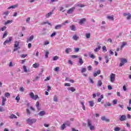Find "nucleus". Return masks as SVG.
Wrapping results in <instances>:
<instances>
[{"instance_id":"1","label":"nucleus","mask_w":131,"mask_h":131,"mask_svg":"<svg viewBox=\"0 0 131 131\" xmlns=\"http://www.w3.org/2000/svg\"><path fill=\"white\" fill-rule=\"evenodd\" d=\"M27 122L28 124L31 125V124H33V123H35V122H36V119L29 118L27 119Z\"/></svg>"},{"instance_id":"2","label":"nucleus","mask_w":131,"mask_h":131,"mask_svg":"<svg viewBox=\"0 0 131 131\" xmlns=\"http://www.w3.org/2000/svg\"><path fill=\"white\" fill-rule=\"evenodd\" d=\"M121 62L119 64L120 67H122L125 64V63H127V60L125 58H120V59Z\"/></svg>"},{"instance_id":"3","label":"nucleus","mask_w":131,"mask_h":131,"mask_svg":"<svg viewBox=\"0 0 131 131\" xmlns=\"http://www.w3.org/2000/svg\"><path fill=\"white\" fill-rule=\"evenodd\" d=\"M88 122V125L90 127L91 130H93L95 128V126L93 125H92V122L91 121V120L88 119L87 120Z\"/></svg>"},{"instance_id":"4","label":"nucleus","mask_w":131,"mask_h":131,"mask_svg":"<svg viewBox=\"0 0 131 131\" xmlns=\"http://www.w3.org/2000/svg\"><path fill=\"white\" fill-rule=\"evenodd\" d=\"M30 97L31 98V99H33V100H37L38 98V95H34V94L33 92H31L30 93Z\"/></svg>"},{"instance_id":"5","label":"nucleus","mask_w":131,"mask_h":131,"mask_svg":"<svg viewBox=\"0 0 131 131\" xmlns=\"http://www.w3.org/2000/svg\"><path fill=\"white\" fill-rule=\"evenodd\" d=\"M85 22H86V18H82V19H79L78 24L80 25H83V24H84Z\"/></svg>"},{"instance_id":"6","label":"nucleus","mask_w":131,"mask_h":131,"mask_svg":"<svg viewBox=\"0 0 131 131\" xmlns=\"http://www.w3.org/2000/svg\"><path fill=\"white\" fill-rule=\"evenodd\" d=\"M110 79H111V82H113L114 81H115V74H111Z\"/></svg>"},{"instance_id":"7","label":"nucleus","mask_w":131,"mask_h":131,"mask_svg":"<svg viewBox=\"0 0 131 131\" xmlns=\"http://www.w3.org/2000/svg\"><path fill=\"white\" fill-rule=\"evenodd\" d=\"M75 10V7H72L71 9L68 10L67 14H72Z\"/></svg>"},{"instance_id":"8","label":"nucleus","mask_w":131,"mask_h":131,"mask_svg":"<svg viewBox=\"0 0 131 131\" xmlns=\"http://www.w3.org/2000/svg\"><path fill=\"white\" fill-rule=\"evenodd\" d=\"M68 91L69 92H72V93H73L76 91V89H75L74 87H69L67 88Z\"/></svg>"},{"instance_id":"9","label":"nucleus","mask_w":131,"mask_h":131,"mask_svg":"<svg viewBox=\"0 0 131 131\" xmlns=\"http://www.w3.org/2000/svg\"><path fill=\"white\" fill-rule=\"evenodd\" d=\"M62 27H63V25L62 24L60 25H57L55 26V29H56V30H58L59 29H61Z\"/></svg>"},{"instance_id":"10","label":"nucleus","mask_w":131,"mask_h":131,"mask_svg":"<svg viewBox=\"0 0 131 131\" xmlns=\"http://www.w3.org/2000/svg\"><path fill=\"white\" fill-rule=\"evenodd\" d=\"M11 41H12V37H10L9 39H7L5 41V42H4V45L6 46L7 43H9Z\"/></svg>"},{"instance_id":"11","label":"nucleus","mask_w":131,"mask_h":131,"mask_svg":"<svg viewBox=\"0 0 131 131\" xmlns=\"http://www.w3.org/2000/svg\"><path fill=\"white\" fill-rule=\"evenodd\" d=\"M54 13V11H50L48 13L46 14L45 15V17L46 18H49V17H51L52 15H53V13Z\"/></svg>"},{"instance_id":"12","label":"nucleus","mask_w":131,"mask_h":131,"mask_svg":"<svg viewBox=\"0 0 131 131\" xmlns=\"http://www.w3.org/2000/svg\"><path fill=\"white\" fill-rule=\"evenodd\" d=\"M126 116H125V115H122L120 118L119 120L120 121H124V120H126Z\"/></svg>"},{"instance_id":"13","label":"nucleus","mask_w":131,"mask_h":131,"mask_svg":"<svg viewBox=\"0 0 131 131\" xmlns=\"http://www.w3.org/2000/svg\"><path fill=\"white\" fill-rule=\"evenodd\" d=\"M33 38H34V36L32 35L29 38H28L27 39V42H29V41H32V40H33Z\"/></svg>"},{"instance_id":"14","label":"nucleus","mask_w":131,"mask_h":131,"mask_svg":"<svg viewBox=\"0 0 131 131\" xmlns=\"http://www.w3.org/2000/svg\"><path fill=\"white\" fill-rule=\"evenodd\" d=\"M99 74H101V70H98L97 72H95L93 74V76L94 77H97V76Z\"/></svg>"},{"instance_id":"15","label":"nucleus","mask_w":131,"mask_h":131,"mask_svg":"<svg viewBox=\"0 0 131 131\" xmlns=\"http://www.w3.org/2000/svg\"><path fill=\"white\" fill-rule=\"evenodd\" d=\"M101 120H102V121H106V122H109V121H110L108 119L106 118L105 116L102 117Z\"/></svg>"},{"instance_id":"16","label":"nucleus","mask_w":131,"mask_h":131,"mask_svg":"<svg viewBox=\"0 0 131 131\" xmlns=\"http://www.w3.org/2000/svg\"><path fill=\"white\" fill-rule=\"evenodd\" d=\"M16 8H18V5H12L9 7H8L7 9L8 10H10V9H16Z\"/></svg>"},{"instance_id":"17","label":"nucleus","mask_w":131,"mask_h":131,"mask_svg":"<svg viewBox=\"0 0 131 131\" xmlns=\"http://www.w3.org/2000/svg\"><path fill=\"white\" fill-rule=\"evenodd\" d=\"M75 7H80V8H83L84 7H85V5L79 3H77L75 5Z\"/></svg>"},{"instance_id":"18","label":"nucleus","mask_w":131,"mask_h":131,"mask_svg":"<svg viewBox=\"0 0 131 131\" xmlns=\"http://www.w3.org/2000/svg\"><path fill=\"white\" fill-rule=\"evenodd\" d=\"M107 18L108 20H111V21H114V15L107 16Z\"/></svg>"},{"instance_id":"19","label":"nucleus","mask_w":131,"mask_h":131,"mask_svg":"<svg viewBox=\"0 0 131 131\" xmlns=\"http://www.w3.org/2000/svg\"><path fill=\"white\" fill-rule=\"evenodd\" d=\"M11 23H13V20H8L5 23L4 25H8V24H11Z\"/></svg>"},{"instance_id":"20","label":"nucleus","mask_w":131,"mask_h":131,"mask_svg":"<svg viewBox=\"0 0 131 131\" xmlns=\"http://www.w3.org/2000/svg\"><path fill=\"white\" fill-rule=\"evenodd\" d=\"M89 103L90 104V107H94V105H95V103H94L93 101H89Z\"/></svg>"},{"instance_id":"21","label":"nucleus","mask_w":131,"mask_h":131,"mask_svg":"<svg viewBox=\"0 0 131 131\" xmlns=\"http://www.w3.org/2000/svg\"><path fill=\"white\" fill-rule=\"evenodd\" d=\"M14 48H18V49H20V47H19V42L18 41L15 42Z\"/></svg>"},{"instance_id":"22","label":"nucleus","mask_w":131,"mask_h":131,"mask_svg":"<svg viewBox=\"0 0 131 131\" xmlns=\"http://www.w3.org/2000/svg\"><path fill=\"white\" fill-rule=\"evenodd\" d=\"M72 50V49L71 48H67L66 49V54H69V53H70V52H71Z\"/></svg>"},{"instance_id":"23","label":"nucleus","mask_w":131,"mask_h":131,"mask_svg":"<svg viewBox=\"0 0 131 131\" xmlns=\"http://www.w3.org/2000/svg\"><path fill=\"white\" fill-rule=\"evenodd\" d=\"M46 114V112L42 111H40L39 113V115L40 116H43V115H45Z\"/></svg>"},{"instance_id":"24","label":"nucleus","mask_w":131,"mask_h":131,"mask_svg":"<svg viewBox=\"0 0 131 131\" xmlns=\"http://www.w3.org/2000/svg\"><path fill=\"white\" fill-rule=\"evenodd\" d=\"M33 67L34 68H38V67H39V64L38 63H35L33 64Z\"/></svg>"},{"instance_id":"25","label":"nucleus","mask_w":131,"mask_h":131,"mask_svg":"<svg viewBox=\"0 0 131 131\" xmlns=\"http://www.w3.org/2000/svg\"><path fill=\"white\" fill-rule=\"evenodd\" d=\"M102 84H103L102 81L99 80L97 83V86H102Z\"/></svg>"},{"instance_id":"26","label":"nucleus","mask_w":131,"mask_h":131,"mask_svg":"<svg viewBox=\"0 0 131 131\" xmlns=\"http://www.w3.org/2000/svg\"><path fill=\"white\" fill-rule=\"evenodd\" d=\"M54 102H58V96L57 95H55L53 97Z\"/></svg>"},{"instance_id":"27","label":"nucleus","mask_w":131,"mask_h":131,"mask_svg":"<svg viewBox=\"0 0 131 131\" xmlns=\"http://www.w3.org/2000/svg\"><path fill=\"white\" fill-rule=\"evenodd\" d=\"M65 127H66V125H65V124L63 123L62 125H61L60 128L61 130H64V129H65Z\"/></svg>"},{"instance_id":"28","label":"nucleus","mask_w":131,"mask_h":131,"mask_svg":"<svg viewBox=\"0 0 131 131\" xmlns=\"http://www.w3.org/2000/svg\"><path fill=\"white\" fill-rule=\"evenodd\" d=\"M79 63L80 65H82V64H83V60H82V58H79Z\"/></svg>"},{"instance_id":"29","label":"nucleus","mask_w":131,"mask_h":131,"mask_svg":"<svg viewBox=\"0 0 131 131\" xmlns=\"http://www.w3.org/2000/svg\"><path fill=\"white\" fill-rule=\"evenodd\" d=\"M101 50V46H98V48H96L95 49H94V52L97 53V52H98V51H100Z\"/></svg>"},{"instance_id":"30","label":"nucleus","mask_w":131,"mask_h":131,"mask_svg":"<svg viewBox=\"0 0 131 131\" xmlns=\"http://www.w3.org/2000/svg\"><path fill=\"white\" fill-rule=\"evenodd\" d=\"M126 45V42H123L122 43V45L121 46V50H122V49H123V48L124 47V46Z\"/></svg>"},{"instance_id":"31","label":"nucleus","mask_w":131,"mask_h":131,"mask_svg":"<svg viewBox=\"0 0 131 131\" xmlns=\"http://www.w3.org/2000/svg\"><path fill=\"white\" fill-rule=\"evenodd\" d=\"M64 124L66 125H67V126H70L71 123L70 121H67L65 122Z\"/></svg>"},{"instance_id":"32","label":"nucleus","mask_w":131,"mask_h":131,"mask_svg":"<svg viewBox=\"0 0 131 131\" xmlns=\"http://www.w3.org/2000/svg\"><path fill=\"white\" fill-rule=\"evenodd\" d=\"M70 28L71 30H72L73 31H75V28H76L75 26L72 25L71 26Z\"/></svg>"},{"instance_id":"33","label":"nucleus","mask_w":131,"mask_h":131,"mask_svg":"<svg viewBox=\"0 0 131 131\" xmlns=\"http://www.w3.org/2000/svg\"><path fill=\"white\" fill-rule=\"evenodd\" d=\"M9 118L11 119H13V118H17V117L16 116V115H14V114H12Z\"/></svg>"},{"instance_id":"34","label":"nucleus","mask_w":131,"mask_h":131,"mask_svg":"<svg viewBox=\"0 0 131 131\" xmlns=\"http://www.w3.org/2000/svg\"><path fill=\"white\" fill-rule=\"evenodd\" d=\"M50 54V52L49 51H46L45 53V57L47 59L49 58V54Z\"/></svg>"},{"instance_id":"35","label":"nucleus","mask_w":131,"mask_h":131,"mask_svg":"<svg viewBox=\"0 0 131 131\" xmlns=\"http://www.w3.org/2000/svg\"><path fill=\"white\" fill-rule=\"evenodd\" d=\"M45 24H48V25H50V26H52V24H51V23H50L49 21H45V22H43V23L42 24V25H45Z\"/></svg>"},{"instance_id":"36","label":"nucleus","mask_w":131,"mask_h":131,"mask_svg":"<svg viewBox=\"0 0 131 131\" xmlns=\"http://www.w3.org/2000/svg\"><path fill=\"white\" fill-rule=\"evenodd\" d=\"M85 36H86V38H90V37H91V33H86Z\"/></svg>"},{"instance_id":"37","label":"nucleus","mask_w":131,"mask_h":131,"mask_svg":"<svg viewBox=\"0 0 131 131\" xmlns=\"http://www.w3.org/2000/svg\"><path fill=\"white\" fill-rule=\"evenodd\" d=\"M73 38L74 40H77L78 39V37L76 35H75L73 36Z\"/></svg>"},{"instance_id":"38","label":"nucleus","mask_w":131,"mask_h":131,"mask_svg":"<svg viewBox=\"0 0 131 131\" xmlns=\"http://www.w3.org/2000/svg\"><path fill=\"white\" fill-rule=\"evenodd\" d=\"M111 105H112V104L110 103H106L104 104V107H108V106H110Z\"/></svg>"},{"instance_id":"39","label":"nucleus","mask_w":131,"mask_h":131,"mask_svg":"<svg viewBox=\"0 0 131 131\" xmlns=\"http://www.w3.org/2000/svg\"><path fill=\"white\" fill-rule=\"evenodd\" d=\"M86 72V68H82L81 70V73H84V72Z\"/></svg>"},{"instance_id":"40","label":"nucleus","mask_w":131,"mask_h":131,"mask_svg":"<svg viewBox=\"0 0 131 131\" xmlns=\"http://www.w3.org/2000/svg\"><path fill=\"white\" fill-rule=\"evenodd\" d=\"M9 14H10V12H9V11H6V12H4L3 13V15H5V16H8V15H9Z\"/></svg>"},{"instance_id":"41","label":"nucleus","mask_w":131,"mask_h":131,"mask_svg":"<svg viewBox=\"0 0 131 131\" xmlns=\"http://www.w3.org/2000/svg\"><path fill=\"white\" fill-rule=\"evenodd\" d=\"M131 18V14L130 13H128V15L127 16L126 19L127 20H130Z\"/></svg>"},{"instance_id":"42","label":"nucleus","mask_w":131,"mask_h":131,"mask_svg":"<svg viewBox=\"0 0 131 131\" xmlns=\"http://www.w3.org/2000/svg\"><path fill=\"white\" fill-rule=\"evenodd\" d=\"M58 59H59V57L57 56H55L53 58V61H57Z\"/></svg>"},{"instance_id":"43","label":"nucleus","mask_w":131,"mask_h":131,"mask_svg":"<svg viewBox=\"0 0 131 131\" xmlns=\"http://www.w3.org/2000/svg\"><path fill=\"white\" fill-rule=\"evenodd\" d=\"M15 100H16V101H17V103H19V101L20 100V97H19V96H17L15 98Z\"/></svg>"},{"instance_id":"44","label":"nucleus","mask_w":131,"mask_h":131,"mask_svg":"<svg viewBox=\"0 0 131 131\" xmlns=\"http://www.w3.org/2000/svg\"><path fill=\"white\" fill-rule=\"evenodd\" d=\"M102 51L103 52H104V53H105V52H107V49L106 48L105 46H103L102 47Z\"/></svg>"},{"instance_id":"45","label":"nucleus","mask_w":131,"mask_h":131,"mask_svg":"<svg viewBox=\"0 0 131 131\" xmlns=\"http://www.w3.org/2000/svg\"><path fill=\"white\" fill-rule=\"evenodd\" d=\"M27 56V54H23L20 55V57L21 58H23V59H24V58H26Z\"/></svg>"},{"instance_id":"46","label":"nucleus","mask_w":131,"mask_h":131,"mask_svg":"<svg viewBox=\"0 0 131 131\" xmlns=\"http://www.w3.org/2000/svg\"><path fill=\"white\" fill-rule=\"evenodd\" d=\"M69 22L68 21V20H66L64 22H63L62 25V26H64L65 25H66V24H68Z\"/></svg>"},{"instance_id":"47","label":"nucleus","mask_w":131,"mask_h":131,"mask_svg":"<svg viewBox=\"0 0 131 131\" xmlns=\"http://www.w3.org/2000/svg\"><path fill=\"white\" fill-rule=\"evenodd\" d=\"M23 69L25 72H27V68H26V66H23Z\"/></svg>"},{"instance_id":"48","label":"nucleus","mask_w":131,"mask_h":131,"mask_svg":"<svg viewBox=\"0 0 131 131\" xmlns=\"http://www.w3.org/2000/svg\"><path fill=\"white\" fill-rule=\"evenodd\" d=\"M92 68H93V67H92V66H89L88 67V69L89 71H92Z\"/></svg>"},{"instance_id":"49","label":"nucleus","mask_w":131,"mask_h":131,"mask_svg":"<svg viewBox=\"0 0 131 131\" xmlns=\"http://www.w3.org/2000/svg\"><path fill=\"white\" fill-rule=\"evenodd\" d=\"M113 103L114 104V105H116V104H117V100L115 99L113 101Z\"/></svg>"},{"instance_id":"50","label":"nucleus","mask_w":131,"mask_h":131,"mask_svg":"<svg viewBox=\"0 0 131 131\" xmlns=\"http://www.w3.org/2000/svg\"><path fill=\"white\" fill-rule=\"evenodd\" d=\"M39 106V102L37 101L36 103V106L37 108V109H38Z\"/></svg>"},{"instance_id":"51","label":"nucleus","mask_w":131,"mask_h":131,"mask_svg":"<svg viewBox=\"0 0 131 131\" xmlns=\"http://www.w3.org/2000/svg\"><path fill=\"white\" fill-rule=\"evenodd\" d=\"M7 35H8L7 32H5L4 34H3V38H5V37H6V36H7Z\"/></svg>"},{"instance_id":"52","label":"nucleus","mask_w":131,"mask_h":131,"mask_svg":"<svg viewBox=\"0 0 131 131\" xmlns=\"http://www.w3.org/2000/svg\"><path fill=\"white\" fill-rule=\"evenodd\" d=\"M6 29H7V27H6V26H4L1 28L2 31H5V30H6Z\"/></svg>"},{"instance_id":"53","label":"nucleus","mask_w":131,"mask_h":131,"mask_svg":"<svg viewBox=\"0 0 131 131\" xmlns=\"http://www.w3.org/2000/svg\"><path fill=\"white\" fill-rule=\"evenodd\" d=\"M56 33H56V32H53V33L51 35V37H53L55 36V35H56Z\"/></svg>"},{"instance_id":"54","label":"nucleus","mask_w":131,"mask_h":131,"mask_svg":"<svg viewBox=\"0 0 131 131\" xmlns=\"http://www.w3.org/2000/svg\"><path fill=\"white\" fill-rule=\"evenodd\" d=\"M5 97H6L7 98H8V97H10V93H6L5 94Z\"/></svg>"},{"instance_id":"55","label":"nucleus","mask_w":131,"mask_h":131,"mask_svg":"<svg viewBox=\"0 0 131 131\" xmlns=\"http://www.w3.org/2000/svg\"><path fill=\"white\" fill-rule=\"evenodd\" d=\"M115 131H120V128L119 127H115L114 129Z\"/></svg>"},{"instance_id":"56","label":"nucleus","mask_w":131,"mask_h":131,"mask_svg":"<svg viewBox=\"0 0 131 131\" xmlns=\"http://www.w3.org/2000/svg\"><path fill=\"white\" fill-rule=\"evenodd\" d=\"M71 85V84H70V83H66L64 84L65 86H70Z\"/></svg>"},{"instance_id":"57","label":"nucleus","mask_w":131,"mask_h":131,"mask_svg":"<svg viewBox=\"0 0 131 131\" xmlns=\"http://www.w3.org/2000/svg\"><path fill=\"white\" fill-rule=\"evenodd\" d=\"M90 58H91L92 59H95V58H96V56H95L94 54H91L90 55Z\"/></svg>"},{"instance_id":"58","label":"nucleus","mask_w":131,"mask_h":131,"mask_svg":"<svg viewBox=\"0 0 131 131\" xmlns=\"http://www.w3.org/2000/svg\"><path fill=\"white\" fill-rule=\"evenodd\" d=\"M68 63L69 64H70V65H73V62H72V61H71V60H69L68 61Z\"/></svg>"},{"instance_id":"59","label":"nucleus","mask_w":131,"mask_h":131,"mask_svg":"<svg viewBox=\"0 0 131 131\" xmlns=\"http://www.w3.org/2000/svg\"><path fill=\"white\" fill-rule=\"evenodd\" d=\"M110 56H112V55H114V52H113V51H112V50H110Z\"/></svg>"},{"instance_id":"60","label":"nucleus","mask_w":131,"mask_h":131,"mask_svg":"<svg viewBox=\"0 0 131 131\" xmlns=\"http://www.w3.org/2000/svg\"><path fill=\"white\" fill-rule=\"evenodd\" d=\"M6 101H7V98H6L5 97H2V101L6 102Z\"/></svg>"},{"instance_id":"61","label":"nucleus","mask_w":131,"mask_h":131,"mask_svg":"<svg viewBox=\"0 0 131 131\" xmlns=\"http://www.w3.org/2000/svg\"><path fill=\"white\" fill-rule=\"evenodd\" d=\"M20 92H24V88L23 87H20L19 89Z\"/></svg>"},{"instance_id":"62","label":"nucleus","mask_w":131,"mask_h":131,"mask_svg":"<svg viewBox=\"0 0 131 131\" xmlns=\"http://www.w3.org/2000/svg\"><path fill=\"white\" fill-rule=\"evenodd\" d=\"M112 86H111V85H108V86H107V89L108 90H112Z\"/></svg>"},{"instance_id":"63","label":"nucleus","mask_w":131,"mask_h":131,"mask_svg":"<svg viewBox=\"0 0 131 131\" xmlns=\"http://www.w3.org/2000/svg\"><path fill=\"white\" fill-rule=\"evenodd\" d=\"M5 111V110L3 108V107L0 106V112H4Z\"/></svg>"},{"instance_id":"64","label":"nucleus","mask_w":131,"mask_h":131,"mask_svg":"<svg viewBox=\"0 0 131 131\" xmlns=\"http://www.w3.org/2000/svg\"><path fill=\"white\" fill-rule=\"evenodd\" d=\"M79 51V48H75V52L77 53Z\"/></svg>"}]
</instances>
